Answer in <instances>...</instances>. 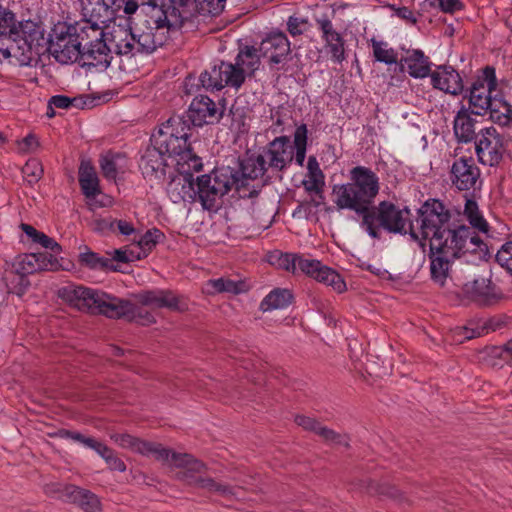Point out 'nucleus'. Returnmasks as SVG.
I'll list each match as a JSON object with an SVG mask.
<instances>
[{
    "instance_id": "79ce46f5",
    "label": "nucleus",
    "mask_w": 512,
    "mask_h": 512,
    "mask_svg": "<svg viewBox=\"0 0 512 512\" xmlns=\"http://www.w3.org/2000/svg\"><path fill=\"white\" fill-rule=\"evenodd\" d=\"M216 292H228L232 294H240L249 290V285L242 280H232L228 278L213 279L208 282Z\"/></svg>"
},
{
    "instance_id": "052dcab7",
    "label": "nucleus",
    "mask_w": 512,
    "mask_h": 512,
    "mask_svg": "<svg viewBox=\"0 0 512 512\" xmlns=\"http://www.w3.org/2000/svg\"><path fill=\"white\" fill-rule=\"evenodd\" d=\"M13 17L14 14L0 4V33L11 31V27H13Z\"/></svg>"
},
{
    "instance_id": "49530a36",
    "label": "nucleus",
    "mask_w": 512,
    "mask_h": 512,
    "mask_svg": "<svg viewBox=\"0 0 512 512\" xmlns=\"http://www.w3.org/2000/svg\"><path fill=\"white\" fill-rule=\"evenodd\" d=\"M111 439L121 448L129 449L132 452H136L142 455L145 452L146 441L136 438L130 434H113Z\"/></svg>"
},
{
    "instance_id": "de8ad7c7",
    "label": "nucleus",
    "mask_w": 512,
    "mask_h": 512,
    "mask_svg": "<svg viewBox=\"0 0 512 512\" xmlns=\"http://www.w3.org/2000/svg\"><path fill=\"white\" fill-rule=\"evenodd\" d=\"M329 269L330 267L316 259L309 258L308 261H301V272L320 283L326 278V271Z\"/></svg>"
},
{
    "instance_id": "393cba45",
    "label": "nucleus",
    "mask_w": 512,
    "mask_h": 512,
    "mask_svg": "<svg viewBox=\"0 0 512 512\" xmlns=\"http://www.w3.org/2000/svg\"><path fill=\"white\" fill-rule=\"evenodd\" d=\"M105 1L97 0L89 11V19L84 21L80 26V30H89V27L105 31L110 22L115 20L118 13L121 11L116 6L110 7L105 5Z\"/></svg>"
},
{
    "instance_id": "423d86ee",
    "label": "nucleus",
    "mask_w": 512,
    "mask_h": 512,
    "mask_svg": "<svg viewBox=\"0 0 512 512\" xmlns=\"http://www.w3.org/2000/svg\"><path fill=\"white\" fill-rule=\"evenodd\" d=\"M58 297L69 306L108 318H120L133 312V305L102 290L68 284L58 289Z\"/></svg>"
},
{
    "instance_id": "6e6d98bb",
    "label": "nucleus",
    "mask_w": 512,
    "mask_h": 512,
    "mask_svg": "<svg viewBox=\"0 0 512 512\" xmlns=\"http://www.w3.org/2000/svg\"><path fill=\"white\" fill-rule=\"evenodd\" d=\"M309 258H305L303 256L297 254H283L279 258V266L285 269L286 271H290L296 273L297 270L301 271V261H308Z\"/></svg>"
},
{
    "instance_id": "39448f33",
    "label": "nucleus",
    "mask_w": 512,
    "mask_h": 512,
    "mask_svg": "<svg viewBox=\"0 0 512 512\" xmlns=\"http://www.w3.org/2000/svg\"><path fill=\"white\" fill-rule=\"evenodd\" d=\"M350 182L333 187L338 209L354 211L362 216L373 206L380 190V179L369 167L356 166L349 172Z\"/></svg>"
},
{
    "instance_id": "4c0bfd02",
    "label": "nucleus",
    "mask_w": 512,
    "mask_h": 512,
    "mask_svg": "<svg viewBox=\"0 0 512 512\" xmlns=\"http://www.w3.org/2000/svg\"><path fill=\"white\" fill-rule=\"evenodd\" d=\"M258 51L253 46H246L239 51L234 64L243 70L245 77L246 74H253L259 69L261 62Z\"/></svg>"
},
{
    "instance_id": "4468645a",
    "label": "nucleus",
    "mask_w": 512,
    "mask_h": 512,
    "mask_svg": "<svg viewBox=\"0 0 512 512\" xmlns=\"http://www.w3.org/2000/svg\"><path fill=\"white\" fill-rule=\"evenodd\" d=\"M201 86L206 90H221L224 87L239 89L245 81L243 70L235 64L221 61L205 70L199 77Z\"/></svg>"
},
{
    "instance_id": "58836bf2",
    "label": "nucleus",
    "mask_w": 512,
    "mask_h": 512,
    "mask_svg": "<svg viewBox=\"0 0 512 512\" xmlns=\"http://www.w3.org/2000/svg\"><path fill=\"white\" fill-rule=\"evenodd\" d=\"M307 170V179L303 181L305 190L310 193L321 192L324 186V174L314 156L308 158Z\"/></svg>"
},
{
    "instance_id": "c9c22d12",
    "label": "nucleus",
    "mask_w": 512,
    "mask_h": 512,
    "mask_svg": "<svg viewBox=\"0 0 512 512\" xmlns=\"http://www.w3.org/2000/svg\"><path fill=\"white\" fill-rule=\"evenodd\" d=\"M20 228L26 234L28 239L34 244H38L41 247L50 250L49 253H52L56 257L58 254H60L61 246L53 238L49 237L41 231H38L29 224L22 223Z\"/></svg>"
},
{
    "instance_id": "dca6fc26",
    "label": "nucleus",
    "mask_w": 512,
    "mask_h": 512,
    "mask_svg": "<svg viewBox=\"0 0 512 512\" xmlns=\"http://www.w3.org/2000/svg\"><path fill=\"white\" fill-rule=\"evenodd\" d=\"M475 149L480 163L490 167L497 166L503 158V139L494 127H487L480 130Z\"/></svg>"
},
{
    "instance_id": "2f4dec72",
    "label": "nucleus",
    "mask_w": 512,
    "mask_h": 512,
    "mask_svg": "<svg viewBox=\"0 0 512 512\" xmlns=\"http://www.w3.org/2000/svg\"><path fill=\"white\" fill-rule=\"evenodd\" d=\"M79 184L83 195L90 200L101 193L98 175L90 161H82L80 164Z\"/></svg>"
},
{
    "instance_id": "aec40b11",
    "label": "nucleus",
    "mask_w": 512,
    "mask_h": 512,
    "mask_svg": "<svg viewBox=\"0 0 512 512\" xmlns=\"http://www.w3.org/2000/svg\"><path fill=\"white\" fill-rule=\"evenodd\" d=\"M259 52L267 58L269 65L275 66L287 61L291 52L290 41L282 31H272L262 39Z\"/></svg>"
},
{
    "instance_id": "4d7b16f0",
    "label": "nucleus",
    "mask_w": 512,
    "mask_h": 512,
    "mask_svg": "<svg viewBox=\"0 0 512 512\" xmlns=\"http://www.w3.org/2000/svg\"><path fill=\"white\" fill-rule=\"evenodd\" d=\"M497 263L512 273V242H507L497 251Z\"/></svg>"
},
{
    "instance_id": "37998d69",
    "label": "nucleus",
    "mask_w": 512,
    "mask_h": 512,
    "mask_svg": "<svg viewBox=\"0 0 512 512\" xmlns=\"http://www.w3.org/2000/svg\"><path fill=\"white\" fill-rule=\"evenodd\" d=\"M189 0H147L148 7L153 10H157L162 16L167 12V15L171 19H175V16L179 19L181 17L177 7H183L188 3Z\"/></svg>"
},
{
    "instance_id": "7ed1b4c3",
    "label": "nucleus",
    "mask_w": 512,
    "mask_h": 512,
    "mask_svg": "<svg viewBox=\"0 0 512 512\" xmlns=\"http://www.w3.org/2000/svg\"><path fill=\"white\" fill-rule=\"evenodd\" d=\"M153 23L154 27L146 26L135 31L120 25L113 28L109 34L116 53L131 57L137 54H150L166 42L169 30L183 25V20L176 16L175 19H171L166 12L164 16H157Z\"/></svg>"
},
{
    "instance_id": "1a4fd4ad",
    "label": "nucleus",
    "mask_w": 512,
    "mask_h": 512,
    "mask_svg": "<svg viewBox=\"0 0 512 512\" xmlns=\"http://www.w3.org/2000/svg\"><path fill=\"white\" fill-rule=\"evenodd\" d=\"M411 212L398 208L391 202L382 201L362 215L361 227L372 238H380L381 229L390 233H406L410 229Z\"/></svg>"
},
{
    "instance_id": "e433bc0d",
    "label": "nucleus",
    "mask_w": 512,
    "mask_h": 512,
    "mask_svg": "<svg viewBox=\"0 0 512 512\" xmlns=\"http://www.w3.org/2000/svg\"><path fill=\"white\" fill-rule=\"evenodd\" d=\"M487 113L499 125L505 126L512 122V105L500 94L493 100Z\"/></svg>"
},
{
    "instance_id": "20e7f679",
    "label": "nucleus",
    "mask_w": 512,
    "mask_h": 512,
    "mask_svg": "<svg viewBox=\"0 0 512 512\" xmlns=\"http://www.w3.org/2000/svg\"><path fill=\"white\" fill-rule=\"evenodd\" d=\"M191 125L182 116H172L153 133L151 141L161 152H168V159L176 171L188 172L202 168V159L190 147Z\"/></svg>"
},
{
    "instance_id": "f03ea898",
    "label": "nucleus",
    "mask_w": 512,
    "mask_h": 512,
    "mask_svg": "<svg viewBox=\"0 0 512 512\" xmlns=\"http://www.w3.org/2000/svg\"><path fill=\"white\" fill-rule=\"evenodd\" d=\"M308 130L305 124L296 127L293 135V146L287 136L276 137L271 141L263 154L249 158L243 164V175L249 182L262 177L268 168L282 171L293 159L302 167L307 150Z\"/></svg>"
},
{
    "instance_id": "e2e57ef3",
    "label": "nucleus",
    "mask_w": 512,
    "mask_h": 512,
    "mask_svg": "<svg viewBox=\"0 0 512 512\" xmlns=\"http://www.w3.org/2000/svg\"><path fill=\"white\" fill-rule=\"evenodd\" d=\"M136 255L137 254H136L133 246H131L130 248H127V249L115 250L113 258L119 262H129V261L139 260L138 258H136Z\"/></svg>"
},
{
    "instance_id": "a878e982",
    "label": "nucleus",
    "mask_w": 512,
    "mask_h": 512,
    "mask_svg": "<svg viewBox=\"0 0 512 512\" xmlns=\"http://www.w3.org/2000/svg\"><path fill=\"white\" fill-rule=\"evenodd\" d=\"M61 498L64 501L76 504L78 508L86 512H95L102 509L100 500L95 494L75 485H64L61 489Z\"/></svg>"
},
{
    "instance_id": "f3484780",
    "label": "nucleus",
    "mask_w": 512,
    "mask_h": 512,
    "mask_svg": "<svg viewBox=\"0 0 512 512\" xmlns=\"http://www.w3.org/2000/svg\"><path fill=\"white\" fill-rule=\"evenodd\" d=\"M59 268L57 257L48 252L20 254L12 262V270L22 277L40 271H56Z\"/></svg>"
},
{
    "instance_id": "b1692460",
    "label": "nucleus",
    "mask_w": 512,
    "mask_h": 512,
    "mask_svg": "<svg viewBox=\"0 0 512 512\" xmlns=\"http://www.w3.org/2000/svg\"><path fill=\"white\" fill-rule=\"evenodd\" d=\"M464 294L479 304H490L499 298V292L490 279L485 277L476 278L463 286Z\"/></svg>"
},
{
    "instance_id": "bf43d9fd",
    "label": "nucleus",
    "mask_w": 512,
    "mask_h": 512,
    "mask_svg": "<svg viewBox=\"0 0 512 512\" xmlns=\"http://www.w3.org/2000/svg\"><path fill=\"white\" fill-rule=\"evenodd\" d=\"M307 20L295 16H290L287 20V29L292 36L303 34L306 30Z\"/></svg>"
},
{
    "instance_id": "f8f14e48",
    "label": "nucleus",
    "mask_w": 512,
    "mask_h": 512,
    "mask_svg": "<svg viewBox=\"0 0 512 512\" xmlns=\"http://www.w3.org/2000/svg\"><path fill=\"white\" fill-rule=\"evenodd\" d=\"M0 37L8 41L5 49L2 50L3 55L6 58H17L22 65H29L40 53L38 33L33 32L27 35L22 26L17 25L15 17H13L11 31L0 33Z\"/></svg>"
},
{
    "instance_id": "f257e3e1",
    "label": "nucleus",
    "mask_w": 512,
    "mask_h": 512,
    "mask_svg": "<svg viewBox=\"0 0 512 512\" xmlns=\"http://www.w3.org/2000/svg\"><path fill=\"white\" fill-rule=\"evenodd\" d=\"M146 451L144 456H153L156 460L170 467L180 470L176 472V478L184 484L196 489L204 490L227 500L239 499L242 494V487L231 486L230 484L216 481L206 473V465L188 453H178L161 444L145 443Z\"/></svg>"
},
{
    "instance_id": "69168bd1",
    "label": "nucleus",
    "mask_w": 512,
    "mask_h": 512,
    "mask_svg": "<svg viewBox=\"0 0 512 512\" xmlns=\"http://www.w3.org/2000/svg\"><path fill=\"white\" fill-rule=\"evenodd\" d=\"M148 6L147 1L141 0H124L122 3L121 11L127 16L133 15L140 6Z\"/></svg>"
},
{
    "instance_id": "9b49d317",
    "label": "nucleus",
    "mask_w": 512,
    "mask_h": 512,
    "mask_svg": "<svg viewBox=\"0 0 512 512\" xmlns=\"http://www.w3.org/2000/svg\"><path fill=\"white\" fill-rule=\"evenodd\" d=\"M497 84L496 72L491 66H486L474 78L465 98L468 99V108H471L475 115L487 114L491 103L499 95Z\"/></svg>"
},
{
    "instance_id": "8fccbe9b",
    "label": "nucleus",
    "mask_w": 512,
    "mask_h": 512,
    "mask_svg": "<svg viewBox=\"0 0 512 512\" xmlns=\"http://www.w3.org/2000/svg\"><path fill=\"white\" fill-rule=\"evenodd\" d=\"M367 490L371 494H379L398 501L403 500L402 493L396 487L388 483L377 484L371 482L368 484Z\"/></svg>"
},
{
    "instance_id": "f704fd0d",
    "label": "nucleus",
    "mask_w": 512,
    "mask_h": 512,
    "mask_svg": "<svg viewBox=\"0 0 512 512\" xmlns=\"http://www.w3.org/2000/svg\"><path fill=\"white\" fill-rule=\"evenodd\" d=\"M293 300V294L288 289L277 288L272 290L260 303L264 312L288 307Z\"/></svg>"
},
{
    "instance_id": "338daca9",
    "label": "nucleus",
    "mask_w": 512,
    "mask_h": 512,
    "mask_svg": "<svg viewBox=\"0 0 512 512\" xmlns=\"http://www.w3.org/2000/svg\"><path fill=\"white\" fill-rule=\"evenodd\" d=\"M439 7L445 13H453L463 8L460 0H439Z\"/></svg>"
},
{
    "instance_id": "a18cd8bd",
    "label": "nucleus",
    "mask_w": 512,
    "mask_h": 512,
    "mask_svg": "<svg viewBox=\"0 0 512 512\" xmlns=\"http://www.w3.org/2000/svg\"><path fill=\"white\" fill-rule=\"evenodd\" d=\"M373 55L375 60L378 62L385 63L387 65L396 64L398 61L397 52L388 47V44L383 41L372 40Z\"/></svg>"
},
{
    "instance_id": "6e6552de",
    "label": "nucleus",
    "mask_w": 512,
    "mask_h": 512,
    "mask_svg": "<svg viewBox=\"0 0 512 512\" xmlns=\"http://www.w3.org/2000/svg\"><path fill=\"white\" fill-rule=\"evenodd\" d=\"M235 188L240 197H251L256 192L250 190V182L241 173L230 167L215 168L210 174L197 178L196 191L198 200L205 209H213L216 202L226 195L232 188Z\"/></svg>"
},
{
    "instance_id": "3c124183",
    "label": "nucleus",
    "mask_w": 512,
    "mask_h": 512,
    "mask_svg": "<svg viewBox=\"0 0 512 512\" xmlns=\"http://www.w3.org/2000/svg\"><path fill=\"white\" fill-rule=\"evenodd\" d=\"M226 0H195L196 8L202 15H218L225 7Z\"/></svg>"
},
{
    "instance_id": "2eb2a0df",
    "label": "nucleus",
    "mask_w": 512,
    "mask_h": 512,
    "mask_svg": "<svg viewBox=\"0 0 512 512\" xmlns=\"http://www.w3.org/2000/svg\"><path fill=\"white\" fill-rule=\"evenodd\" d=\"M452 187L458 191H480L483 184L481 170L472 157L456 159L449 172Z\"/></svg>"
},
{
    "instance_id": "0e129e2a",
    "label": "nucleus",
    "mask_w": 512,
    "mask_h": 512,
    "mask_svg": "<svg viewBox=\"0 0 512 512\" xmlns=\"http://www.w3.org/2000/svg\"><path fill=\"white\" fill-rule=\"evenodd\" d=\"M72 105V99L65 95H55L49 100V109H67Z\"/></svg>"
},
{
    "instance_id": "412c9836",
    "label": "nucleus",
    "mask_w": 512,
    "mask_h": 512,
    "mask_svg": "<svg viewBox=\"0 0 512 512\" xmlns=\"http://www.w3.org/2000/svg\"><path fill=\"white\" fill-rule=\"evenodd\" d=\"M201 169L190 168L188 172L177 171L178 175L173 177L167 185V194L172 202H194L198 199L193 173Z\"/></svg>"
},
{
    "instance_id": "a19ab883",
    "label": "nucleus",
    "mask_w": 512,
    "mask_h": 512,
    "mask_svg": "<svg viewBox=\"0 0 512 512\" xmlns=\"http://www.w3.org/2000/svg\"><path fill=\"white\" fill-rule=\"evenodd\" d=\"M464 216L474 229L484 234H488L489 224L483 217L481 211L479 210L478 204L475 200H466L464 206Z\"/></svg>"
},
{
    "instance_id": "473e14b6",
    "label": "nucleus",
    "mask_w": 512,
    "mask_h": 512,
    "mask_svg": "<svg viewBox=\"0 0 512 512\" xmlns=\"http://www.w3.org/2000/svg\"><path fill=\"white\" fill-rule=\"evenodd\" d=\"M167 166L174 167L171 160L168 159V152H161L155 145L146 150L140 161V168L146 175L164 172V168Z\"/></svg>"
},
{
    "instance_id": "cd10ccee",
    "label": "nucleus",
    "mask_w": 512,
    "mask_h": 512,
    "mask_svg": "<svg viewBox=\"0 0 512 512\" xmlns=\"http://www.w3.org/2000/svg\"><path fill=\"white\" fill-rule=\"evenodd\" d=\"M295 423L298 426L302 427L304 430L317 434L328 443L342 445L345 447L349 445V438L347 435H341L336 433L335 431L327 428L326 426L321 425L314 418L305 415H297L295 417Z\"/></svg>"
},
{
    "instance_id": "7c9ffc66",
    "label": "nucleus",
    "mask_w": 512,
    "mask_h": 512,
    "mask_svg": "<svg viewBox=\"0 0 512 512\" xmlns=\"http://www.w3.org/2000/svg\"><path fill=\"white\" fill-rule=\"evenodd\" d=\"M99 163L103 176L113 181L129 168V161L122 153L107 152L101 156Z\"/></svg>"
},
{
    "instance_id": "680f3d73",
    "label": "nucleus",
    "mask_w": 512,
    "mask_h": 512,
    "mask_svg": "<svg viewBox=\"0 0 512 512\" xmlns=\"http://www.w3.org/2000/svg\"><path fill=\"white\" fill-rule=\"evenodd\" d=\"M392 10L394 11L395 15L402 20H405L407 23H410L412 25H415L417 23V18L414 14V12L408 8V7H395L391 6Z\"/></svg>"
},
{
    "instance_id": "5fc2aeb1",
    "label": "nucleus",
    "mask_w": 512,
    "mask_h": 512,
    "mask_svg": "<svg viewBox=\"0 0 512 512\" xmlns=\"http://www.w3.org/2000/svg\"><path fill=\"white\" fill-rule=\"evenodd\" d=\"M58 435L60 438L70 439V440H72L74 442H78V443L82 444L84 447L92 449V450L94 449V447L96 446V444L98 442L96 439H94L92 437H86L77 431H70V430L62 429L58 432Z\"/></svg>"
},
{
    "instance_id": "c85d7f7f",
    "label": "nucleus",
    "mask_w": 512,
    "mask_h": 512,
    "mask_svg": "<svg viewBox=\"0 0 512 512\" xmlns=\"http://www.w3.org/2000/svg\"><path fill=\"white\" fill-rule=\"evenodd\" d=\"M431 65L429 57L420 49L408 50L406 56L401 59L402 69L415 79L429 76Z\"/></svg>"
},
{
    "instance_id": "0eeeda50",
    "label": "nucleus",
    "mask_w": 512,
    "mask_h": 512,
    "mask_svg": "<svg viewBox=\"0 0 512 512\" xmlns=\"http://www.w3.org/2000/svg\"><path fill=\"white\" fill-rule=\"evenodd\" d=\"M428 240L431 252L463 259L466 263L479 264L490 256L487 244L464 225L455 229L446 228Z\"/></svg>"
},
{
    "instance_id": "c756f323",
    "label": "nucleus",
    "mask_w": 512,
    "mask_h": 512,
    "mask_svg": "<svg viewBox=\"0 0 512 512\" xmlns=\"http://www.w3.org/2000/svg\"><path fill=\"white\" fill-rule=\"evenodd\" d=\"M471 108L462 106L454 118V133L461 142H470L476 137V120Z\"/></svg>"
},
{
    "instance_id": "864d4df0",
    "label": "nucleus",
    "mask_w": 512,
    "mask_h": 512,
    "mask_svg": "<svg viewBox=\"0 0 512 512\" xmlns=\"http://www.w3.org/2000/svg\"><path fill=\"white\" fill-rule=\"evenodd\" d=\"M322 284L330 287L339 294L347 290L346 282L343 277L332 268L326 271V278L323 280Z\"/></svg>"
},
{
    "instance_id": "603ef678",
    "label": "nucleus",
    "mask_w": 512,
    "mask_h": 512,
    "mask_svg": "<svg viewBox=\"0 0 512 512\" xmlns=\"http://www.w3.org/2000/svg\"><path fill=\"white\" fill-rule=\"evenodd\" d=\"M81 264L90 269H106L109 267V259L99 257L97 253L86 251L79 255Z\"/></svg>"
},
{
    "instance_id": "ea45409f",
    "label": "nucleus",
    "mask_w": 512,
    "mask_h": 512,
    "mask_svg": "<svg viewBox=\"0 0 512 512\" xmlns=\"http://www.w3.org/2000/svg\"><path fill=\"white\" fill-rule=\"evenodd\" d=\"M164 237V234L156 228L146 231L133 245L136 252V258L143 259L155 248L157 243Z\"/></svg>"
},
{
    "instance_id": "a211bd4d",
    "label": "nucleus",
    "mask_w": 512,
    "mask_h": 512,
    "mask_svg": "<svg viewBox=\"0 0 512 512\" xmlns=\"http://www.w3.org/2000/svg\"><path fill=\"white\" fill-rule=\"evenodd\" d=\"M74 33L57 36L51 41L49 51L52 56L61 64H69L76 61L81 62L82 56V38H80V29L74 28Z\"/></svg>"
},
{
    "instance_id": "bb28decb",
    "label": "nucleus",
    "mask_w": 512,
    "mask_h": 512,
    "mask_svg": "<svg viewBox=\"0 0 512 512\" xmlns=\"http://www.w3.org/2000/svg\"><path fill=\"white\" fill-rule=\"evenodd\" d=\"M134 297L141 305L151 308H168L171 310L179 309L178 298L169 290H145L135 294Z\"/></svg>"
},
{
    "instance_id": "5701e85b",
    "label": "nucleus",
    "mask_w": 512,
    "mask_h": 512,
    "mask_svg": "<svg viewBox=\"0 0 512 512\" xmlns=\"http://www.w3.org/2000/svg\"><path fill=\"white\" fill-rule=\"evenodd\" d=\"M429 76L435 89L454 96L463 92V80L452 66H439Z\"/></svg>"
},
{
    "instance_id": "72a5a7b5",
    "label": "nucleus",
    "mask_w": 512,
    "mask_h": 512,
    "mask_svg": "<svg viewBox=\"0 0 512 512\" xmlns=\"http://www.w3.org/2000/svg\"><path fill=\"white\" fill-rule=\"evenodd\" d=\"M429 259L431 279L436 284L444 286L450 276L451 265L455 259L431 251Z\"/></svg>"
},
{
    "instance_id": "ddd939ff",
    "label": "nucleus",
    "mask_w": 512,
    "mask_h": 512,
    "mask_svg": "<svg viewBox=\"0 0 512 512\" xmlns=\"http://www.w3.org/2000/svg\"><path fill=\"white\" fill-rule=\"evenodd\" d=\"M106 34L99 28L89 27V30H80V38L84 41L81 56L83 66L106 69L110 65L112 55L111 48L104 39Z\"/></svg>"
},
{
    "instance_id": "09e8293b",
    "label": "nucleus",
    "mask_w": 512,
    "mask_h": 512,
    "mask_svg": "<svg viewBox=\"0 0 512 512\" xmlns=\"http://www.w3.org/2000/svg\"><path fill=\"white\" fill-rule=\"evenodd\" d=\"M43 172V166L37 159L28 160L22 168L23 177L31 185L42 178Z\"/></svg>"
},
{
    "instance_id": "6ab92c4d",
    "label": "nucleus",
    "mask_w": 512,
    "mask_h": 512,
    "mask_svg": "<svg viewBox=\"0 0 512 512\" xmlns=\"http://www.w3.org/2000/svg\"><path fill=\"white\" fill-rule=\"evenodd\" d=\"M324 43L323 51L333 63L341 64L346 59L345 39L334 28L330 19L323 17L316 20Z\"/></svg>"
},
{
    "instance_id": "4be33fe9",
    "label": "nucleus",
    "mask_w": 512,
    "mask_h": 512,
    "mask_svg": "<svg viewBox=\"0 0 512 512\" xmlns=\"http://www.w3.org/2000/svg\"><path fill=\"white\" fill-rule=\"evenodd\" d=\"M221 112L217 108L216 103L208 96H196L188 110L189 123L194 126H203L204 124H212L219 120Z\"/></svg>"
},
{
    "instance_id": "c03bdc74",
    "label": "nucleus",
    "mask_w": 512,
    "mask_h": 512,
    "mask_svg": "<svg viewBox=\"0 0 512 512\" xmlns=\"http://www.w3.org/2000/svg\"><path fill=\"white\" fill-rule=\"evenodd\" d=\"M93 450L105 460L106 464L111 470L118 472L126 471L125 463L116 456L115 452L111 448H109L104 443L98 441Z\"/></svg>"
},
{
    "instance_id": "13d9d810",
    "label": "nucleus",
    "mask_w": 512,
    "mask_h": 512,
    "mask_svg": "<svg viewBox=\"0 0 512 512\" xmlns=\"http://www.w3.org/2000/svg\"><path fill=\"white\" fill-rule=\"evenodd\" d=\"M17 147L21 153H32L39 147V141L35 135L29 134L17 141Z\"/></svg>"
},
{
    "instance_id": "774afa93",
    "label": "nucleus",
    "mask_w": 512,
    "mask_h": 512,
    "mask_svg": "<svg viewBox=\"0 0 512 512\" xmlns=\"http://www.w3.org/2000/svg\"><path fill=\"white\" fill-rule=\"evenodd\" d=\"M117 227L120 233L123 235H131L135 231L133 225L130 222L124 220L117 221Z\"/></svg>"
},
{
    "instance_id": "9d476101",
    "label": "nucleus",
    "mask_w": 512,
    "mask_h": 512,
    "mask_svg": "<svg viewBox=\"0 0 512 512\" xmlns=\"http://www.w3.org/2000/svg\"><path fill=\"white\" fill-rule=\"evenodd\" d=\"M451 218L448 207L439 199L426 200L417 211L416 228L410 225V234L416 240H428L446 229Z\"/></svg>"
}]
</instances>
